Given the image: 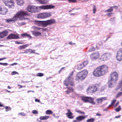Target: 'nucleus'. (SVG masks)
<instances>
[{
	"mask_svg": "<svg viewBox=\"0 0 122 122\" xmlns=\"http://www.w3.org/2000/svg\"><path fill=\"white\" fill-rule=\"evenodd\" d=\"M29 14L27 11L23 10H21L18 11L16 14L12 18L7 19L5 20L8 23L11 22H14L18 20V19L20 20H25V16H28Z\"/></svg>",
	"mask_w": 122,
	"mask_h": 122,
	"instance_id": "f257e3e1",
	"label": "nucleus"
},
{
	"mask_svg": "<svg viewBox=\"0 0 122 122\" xmlns=\"http://www.w3.org/2000/svg\"><path fill=\"white\" fill-rule=\"evenodd\" d=\"M108 70V67L104 65L100 66L96 68L93 71V75L96 77H99L105 75Z\"/></svg>",
	"mask_w": 122,
	"mask_h": 122,
	"instance_id": "f03ea898",
	"label": "nucleus"
},
{
	"mask_svg": "<svg viewBox=\"0 0 122 122\" xmlns=\"http://www.w3.org/2000/svg\"><path fill=\"white\" fill-rule=\"evenodd\" d=\"M34 22L35 24L37 25L40 26L42 25L43 27H46L48 25H51L56 23V20L54 19L44 21L35 20Z\"/></svg>",
	"mask_w": 122,
	"mask_h": 122,
	"instance_id": "7ed1b4c3",
	"label": "nucleus"
},
{
	"mask_svg": "<svg viewBox=\"0 0 122 122\" xmlns=\"http://www.w3.org/2000/svg\"><path fill=\"white\" fill-rule=\"evenodd\" d=\"M88 72L86 70H84L78 72L76 77V80L78 81H82L86 77Z\"/></svg>",
	"mask_w": 122,
	"mask_h": 122,
	"instance_id": "20e7f679",
	"label": "nucleus"
},
{
	"mask_svg": "<svg viewBox=\"0 0 122 122\" xmlns=\"http://www.w3.org/2000/svg\"><path fill=\"white\" fill-rule=\"evenodd\" d=\"M81 97V100L84 102H89L93 104H95V102L94 101V98H93L86 96H82Z\"/></svg>",
	"mask_w": 122,
	"mask_h": 122,
	"instance_id": "39448f33",
	"label": "nucleus"
},
{
	"mask_svg": "<svg viewBox=\"0 0 122 122\" xmlns=\"http://www.w3.org/2000/svg\"><path fill=\"white\" fill-rule=\"evenodd\" d=\"M5 5L8 8H12L15 6V2L13 0H2Z\"/></svg>",
	"mask_w": 122,
	"mask_h": 122,
	"instance_id": "423d86ee",
	"label": "nucleus"
},
{
	"mask_svg": "<svg viewBox=\"0 0 122 122\" xmlns=\"http://www.w3.org/2000/svg\"><path fill=\"white\" fill-rule=\"evenodd\" d=\"M97 88L95 85L89 86L86 90V92L88 93L92 94L97 91Z\"/></svg>",
	"mask_w": 122,
	"mask_h": 122,
	"instance_id": "0eeeda50",
	"label": "nucleus"
},
{
	"mask_svg": "<svg viewBox=\"0 0 122 122\" xmlns=\"http://www.w3.org/2000/svg\"><path fill=\"white\" fill-rule=\"evenodd\" d=\"M51 15V13L46 12L38 14L37 18H38L44 19L49 17Z\"/></svg>",
	"mask_w": 122,
	"mask_h": 122,
	"instance_id": "6e6552de",
	"label": "nucleus"
},
{
	"mask_svg": "<svg viewBox=\"0 0 122 122\" xmlns=\"http://www.w3.org/2000/svg\"><path fill=\"white\" fill-rule=\"evenodd\" d=\"M73 72L72 71L68 76V78L69 80V84L71 86H75L74 81V78L73 77Z\"/></svg>",
	"mask_w": 122,
	"mask_h": 122,
	"instance_id": "1a4fd4ad",
	"label": "nucleus"
},
{
	"mask_svg": "<svg viewBox=\"0 0 122 122\" xmlns=\"http://www.w3.org/2000/svg\"><path fill=\"white\" fill-rule=\"evenodd\" d=\"M100 54L98 51L93 52L91 53L90 56L92 60H96L99 57Z\"/></svg>",
	"mask_w": 122,
	"mask_h": 122,
	"instance_id": "9d476101",
	"label": "nucleus"
},
{
	"mask_svg": "<svg viewBox=\"0 0 122 122\" xmlns=\"http://www.w3.org/2000/svg\"><path fill=\"white\" fill-rule=\"evenodd\" d=\"M26 10L29 12L33 13H35L36 11V7L33 5H29L26 8Z\"/></svg>",
	"mask_w": 122,
	"mask_h": 122,
	"instance_id": "9b49d317",
	"label": "nucleus"
},
{
	"mask_svg": "<svg viewBox=\"0 0 122 122\" xmlns=\"http://www.w3.org/2000/svg\"><path fill=\"white\" fill-rule=\"evenodd\" d=\"M116 57L117 60L121 61L122 60V48H120L117 51Z\"/></svg>",
	"mask_w": 122,
	"mask_h": 122,
	"instance_id": "f8f14e48",
	"label": "nucleus"
},
{
	"mask_svg": "<svg viewBox=\"0 0 122 122\" xmlns=\"http://www.w3.org/2000/svg\"><path fill=\"white\" fill-rule=\"evenodd\" d=\"M118 74L116 72H115L111 73V81H116L118 79Z\"/></svg>",
	"mask_w": 122,
	"mask_h": 122,
	"instance_id": "ddd939ff",
	"label": "nucleus"
},
{
	"mask_svg": "<svg viewBox=\"0 0 122 122\" xmlns=\"http://www.w3.org/2000/svg\"><path fill=\"white\" fill-rule=\"evenodd\" d=\"M87 115L79 116L76 118V120H74L73 122H80L85 119L87 117Z\"/></svg>",
	"mask_w": 122,
	"mask_h": 122,
	"instance_id": "4468645a",
	"label": "nucleus"
},
{
	"mask_svg": "<svg viewBox=\"0 0 122 122\" xmlns=\"http://www.w3.org/2000/svg\"><path fill=\"white\" fill-rule=\"evenodd\" d=\"M110 55L108 53H105L102 55L100 59L101 61H105L107 60L109 58Z\"/></svg>",
	"mask_w": 122,
	"mask_h": 122,
	"instance_id": "2eb2a0df",
	"label": "nucleus"
},
{
	"mask_svg": "<svg viewBox=\"0 0 122 122\" xmlns=\"http://www.w3.org/2000/svg\"><path fill=\"white\" fill-rule=\"evenodd\" d=\"M8 9L5 7L0 6V14L5 15L8 12Z\"/></svg>",
	"mask_w": 122,
	"mask_h": 122,
	"instance_id": "dca6fc26",
	"label": "nucleus"
},
{
	"mask_svg": "<svg viewBox=\"0 0 122 122\" xmlns=\"http://www.w3.org/2000/svg\"><path fill=\"white\" fill-rule=\"evenodd\" d=\"M19 38V36L15 34H9L6 38V39L8 40L18 39Z\"/></svg>",
	"mask_w": 122,
	"mask_h": 122,
	"instance_id": "f3484780",
	"label": "nucleus"
},
{
	"mask_svg": "<svg viewBox=\"0 0 122 122\" xmlns=\"http://www.w3.org/2000/svg\"><path fill=\"white\" fill-rule=\"evenodd\" d=\"M55 6H54L52 5H43L39 7V8L40 9L44 10L53 8Z\"/></svg>",
	"mask_w": 122,
	"mask_h": 122,
	"instance_id": "a211bd4d",
	"label": "nucleus"
},
{
	"mask_svg": "<svg viewBox=\"0 0 122 122\" xmlns=\"http://www.w3.org/2000/svg\"><path fill=\"white\" fill-rule=\"evenodd\" d=\"M68 112L66 114L67 117L69 119H73L74 117V116H73V114L71 112L70 110L68 109L67 110Z\"/></svg>",
	"mask_w": 122,
	"mask_h": 122,
	"instance_id": "6ab92c4d",
	"label": "nucleus"
},
{
	"mask_svg": "<svg viewBox=\"0 0 122 122\" xmlns=\"http://www.w3.org/2000/svg\"><path fill=\"white\" fill-rule=\"evenodd\" d=\"M107 100V98L106 97H102L96 99V101L98 103H102L103 101H105Z\"/></svg>",
	"mask_w": 122,
	"mask_h": 122,
	"instance_id": "aec40b11",
	"label": "nucleus"
},
{
	"mask_svg": "<svg viewBox=\"0 0 122 122\" xmlns=\"http://www.w3.org/2000/svg\"><path fill=\"white\" fill-rule=\"evenodd\" d=\"M8 32L7 30L3 31L0 32V38H2L6 36L8 34Z\"/></svg>",
	"mask_w": 122,
	"mask_h": 122,
	"instance_id": "412c9836",
	"label": "nucleus"
},
{
	"mask_svg": "<svg viewBox=\"0 0 122 122\" xmlns=\"http://www.w3.org/2000/svg\"><path fill=\"white\" fill-rule=\"evenodd\" d=\"M66 88L67 89V90L65 92L67 94H69L70 92H73L74 91V89L73 88L71 87H69L68 86L66 87Z\"/></svg>",
	"mask_w": 122,
	"mask_h": 122,
	"instance_id": "4be33fe9",
	"label": "nucleus"
},
{
	"mask_svg": "<svg viewBox=\"0 0 122 122\" xmlns=\"http://www.w3.org/2000/svg\"><path fill=\"white\" fill-rule=\"evenodd\" d=\"M21 37L22 38H25L28 37L31 39L32 37L30 35L26 33L22 34L20 35Z\"/></svg>",
	"mask_w": 122,
	"mask_h": 122,
	"instance_id": "5701e85b",
	"label": "nucleus"
},
{
	"mask_svg": "<svg viewBox=\"0 0 122 122\" xmlns=\"http://www.w3.org/2000/svg\"><path fill=\"white\" fill-rule=\"evenodd\" d=\"M63 84L67 87L69 84V80L68 79V77L63 82Z\"/></svg>",
	"mask_w": 122,
	"mask_h": 122,
	"instance_id": "b1692460",
	"label": "nucleus"
},
{
	"mask_svg": "<svg viewBox=\"0 0 122 122\" xmlns=\"http://www.w3.org/2000/svg\"><path fill=\"white\" fill-rule=\"evenodd\" d=\"M29 46L28 44H26L22 46H20L18 47V49L20 50L25 49Z\"/></svg>",
	"mask_w": 122,
	"mask_h": 122,
	"instance_id": "393cba45",
	"label": "nucleus"
},
{
	"mask_svg": "<svg viewBox=\"0 0 122 122\" xmlns=\"http://www.w3.org/2000/svg\"><path fill=\"white\" fill-rule=\"evenodd\" d=\"M77 69L78 70H80L84 68L82 63L78 64L76 66Z\"/></svg>",
	"mask_w": 122,
	"mask_h": 122,
	"instance_id": "a878e982",
	"label": "nucleus"
},
{
	"mask_svg": "<svg viewBox=\"0 0 122 122\" xmlns=\"http://www.w3.org/2000/svg\"><path fill=\"white\" fill-rule=\"evenodd\" d=\"M32 33L35 36H41V32L35 31H33Z\"/></svg>",
	"mask_w": 122,
	"mask_h": 122,
	"instance_id": "bb28decb",
	"label": "nucleus"
},
{
	"mask_svg": "<svg viewBox=\"0 0 122 122\" xmlns=\"http://www.w3.org/2000/svg\"><path fill=\"white\" fill-rule=\"evenodd\" d=\"M116 101V100L115 99H113L112 101L111 104L109 105V107H107L108 108L110 107H112L114 106V104Z\"/></svg>",
	"mask_w": 122,
	"mask_h": 122,
	"instance_id": "cd10ccee",
	"label": "nucleus"
},
{
	"mask_svg": "<svg viewBox=\"0 0 122 122\" xmlns=\"http://www.w3.org/2000/svg\"><path fill=\"white\" fill-rule=\"evenodd\" d=\"M17 1V4L19 5H22L24 2L23 0H16Z\"/></svg>",
	"mask_w": 122,
	"mask_h": 122,
	"instance_id": "c85d7f7f",
	"label": "nucleus"
},
{
	"mask_svg": "<svg viewBox=\"0 0 122 122\" xmlns=\"http://www.w3.org/2000/svg\"><path fill=\"white\" fill-rule=\"evenodd\" d=\"M28 52V53H29L30 54L35 53L36 50H32L31 49H27Z\"/></svg>",
	"mask_w": 122,
	"mask_h": 122,
	"instance_id": "c756f323",
	"label": "nucleus"
},
{
	"mask_svg": "<svg viewBox=\"0 0 122 122\" xmlns=\"http://www.w3.org/2000/svg\"><path fill=\"white\" fill-rule=\"evenodd\" d=\"M50 117L49 116H41L40 117V119L41 120H45L48 119Z\"/></svg>",
	"mask_w": 122,
	"mask_h": 122,
	"instance_id": "7c9ffc66",
	"label": "nucleus"
},
{
	"mask_svg": "<svg viewBox=\"0 0 122 122\" xmlns=\"http://www.w3.org/2000/svg\"><path fill=\"white\" fill-rule=\"evenodd\" d=\"M121 109L122 108L121 106H119L117 107L115 109V110L116 112H118L121 110Z\"/></svg>",
	"mask_w": 122,
	"mask_h": 122,
	"instance_id": "2f4dec72",
	"label": "nucleus"
},
{
	"mask_svg": "<svg viewBox=\"0 0 122 122\" xmlns=\"http://www.w3.org/2000/svg\"><path fill=\"white\" fill-rule=\"evenodd\" d=\"M38 1L41 3L44 4L46 3L47 1V0H38Z\"/></svg>",
	"mask_w": 122,
	"mask_h": 122,
	"instance_id": "473e14b6",
	"label": "nucleus"
},
{
	"mask_svg": "<svg viewBox=\"0 0 122 122\" xmlns=\"http://www.w3.org/2000/svg\"><path fill=\"white\" fill-rule=\"evenodd\" d=\"M95 119L94 118H92L87 119L86 120V122H94L95 121Z\"/></svg>",
	"mask_w": 122,
	"mask_h": 122,
	"instance_id": "72a5a7b5",
	"label": "nucleus"
},
{
	"mask_svg": "<svg viewBox=\"0 0 122 122\" xmlns=\"http://www.w3.org/2000/svg\"><path fill=\"white\" fill-rule=\"evenodd\" d=\"M88 63V61H84L82 63L84 67L86 66Z\"/></svg>",
	"mask_w": 122,
	"mask_h": 122,
	"instance_id": "f704fd0d",
	"label": "nucleus"
},
{
	"mask_svg": "<svg viewBox=\"0 0 122 122\" xmlns=\"http://www.w3.org/2000/svg\"><path fill=\"white\" fill-rule=\"evenodd\" d=\"M96 50L95 48L94 47H92L90 48L88 51L89 52H92Z\"/></svg>",
	"mask_w": 122,
	"mask_h": 122,
	"instance_id": "c9c22d12",
	"label": "nucleus"
},
{
	"mask_svg": "<svg viewBox=\"0 0 122 122\" xmlns=\"http://www.w3.org/2000/svg\"><path fill=\"white\" fill-rule=\"evenodd\" d=\"M53 113V112L50 110H47L46 112V114H51Z\"/></svg>",
	"mask_w": 122,
	"mask_h": 122,
	"instance_id": "e433bc0d",
	"label": "nucleus"
},
{
	"mask_svg": "<svg viewBox=\"0 0 122 122\" xmlns=\"http://www.w3.org/2000/svg\"><path fill=\"white\" fill-rule=\"evenodd\" d=\"M36 76L39 77H41L44 76V74L42 73H38L36 74Z\"/></svg>",
	"mask_w": 122,
	"mask_h": 122,
	"instance_id": "4c0bfd02",
	"label": "nucleus"
},
{
	"mask_svg": "<svg viewBox=\"0 0 122 122\" xmlns=\"http://www.w3.org/2000/svg\"><path fill=\"white\" fill-rule=\"evenodd\" d=\"M111 81H110L108 82V86L109 87H113V86L112 83L111 82Z\"/></svg>",
	"mask_w": 122,
	"mask_h": 122,
	"instance_id": "58836bf2",
	"label": "nucleus"
},
{
	"mask_svg": "<svg viewBox=\"0 0 122 122\" xmlns=\"http://www.w3.org/2000/svg\"><path fill=\"white\" fill-rule=\"evenodd\" d=\"M93 14H95L96 11V6L94 5H93Z\"/></svg>",
	"mask_w": 122,
	"mask_h": 122,
	"instance_id": "ea45409f",
	"label": "nucleus"
},
{
	"mask_svg": "<svg viewBox=\"0 0 122 122\" xmlns=\"http://www.w3.org/2000/svg\"><path fill=\"white\" fill-rule=\"evenodd\" d=\"M122 95V92H119L117 94L116 97L117 98H118L119 97H120Z\"/></svg>",
	"mask_w": 122,
	"mask_h": 122,
	"instance_id": "a19ab883",
	"label": "nucleus"
},
{
	"mask_svg": "<svg viewBox=\"0 0 122 122\" xmlns=\"http://www.w3.org/2000/svg\"><path fill=\"white\" fill-rule=\"evenodd\" d=\"M76 112L80 113L81 114H85V113L81 111H80L79 110H77L76 111Z\"/></svg>",
	"mask_w": 122,
	"mask_h": 122,
	"instance_id": "79ce46f5",
	"label": "nucleus"
},
{
	"mask_svg": "<svg viewBox=\"0 0 122 122\" xmlns=\"http://www.w3.org/2000/svg\"><path fill=\"white\" fill-rule=\"evenodd\" d=\"M5 109H6V111H7L10 110H11V108L10 107H9L7 106H6L5 107Z\"/></svg>",
	"mask_w": 122,
	"mask_h": 122,
	"instance_id": "37998d69",
	"label": "nucleus"
},
{
	"mask_svg": "<svg viewBox=\"0 0 122 122\" xmlns=\"http://www.w3.org/2000/svg\"><path fill=\"white\" fill-rule=\"evenodd\" d=\"M16 74H18V73L16 71H14L12 72L11 73V74L12 75H14Z\"/></svg>",
	"mask_w": 122,
	"mask_h": 122,
	"instance_id": "c03bdc74",
	"label": "nucleus"
},
{
	"mask_svg": "<svg viewBox=\"0 0 122 122\" xmlns=\"http://www.w3.org/2000/svg\"><path fill=\"white\" fill-rule=\"evenodd\" d=\"M113 10V9L112 8H110L106 10V11L107 12H112Z\"/></svg>",
	"mask_w": 122,
	"mask_h": 122,
	"instance_id": "a18cd8bd",
	"label": "nucleus"
},
{
	"mask_svg": "<svg viewBox=\"0 0 122 122\" xmlns=\"http://www.w3.org/2000/svg\"><path fill=\"white\" fill-rule=\"evenodd\" d=\"M68 1L70 3H75L76 2V0H68Z\"/></svg>",
	"mask_w": 122,
	"mask_h": 122,
	"instance_id": "49530a36",
	"label": "nucleus"
},
{
	"mask_svg": "<svg viewBox=\"0 0 122 122\" xmlns=\"http://www.w3.org/2000/svg\"><path fill=\"white\" fill-rule=\"evenodd\" d=\"M32 113L34 114H38L37 111L35 110H34L32 111Z\"/></svg>",
	"mask_w": 122,
	"mask_h": 122,
	"instance_id": "de8ad7c7",
	"label": "nucleus"
},
{
	"mask_svg": "<svg viewBox=\"0 0 122 122\" xmlns=\"http://www.w3.org/2000/svg\"><path fill=\"white\" fill-rule=\"evenodd\" d=\"M0 65L4 66H7L8 65V64L7 63H2L0 62Z\"/></svg>",
	"mask_w": 122,
	"mask_h": 122,
	"instance_id": "09e8293b",
	"label": "nucleus"
},
{
	"mask_svg": "<svg viewBox=\"0 0 122 122\" xmlns=\"http://www.w3.org/2000/svg\"><path fill=\"white\" fill-rule=\"evenodd\" d=\"M15 42L16 44H22L23 43V42H20L17 41H15Z\"/></svg>",
	"mask_w": 122,
	"mask_h": 122,
	"instance_id": "8fccbe9b",
	"label": "nucleus"
},
{
	"mask_svg": "<svg viewBox=\"0 0 122 122\" xmlns=\"http://www.w3.org/2000/svg\"><path fill=\"white\" fill-rule=\"evenodd\" d=\"M98 44L100 46L102 45L103 43L102 41H100L99 42Z\"/></svg>",
	"mask_w": 122,
	"mask_h": 122,
	"instance_id": "3c124183",
	"label": "nucleus"
},
{
	"mask_svg": "<svg viewBox=\"0 0 122 122\" xmlns=\"http://www.w3.org/2000/svg\"><path fill=\"white\" fill-rule=\"evenodd\" d=\"M22 53H23V54H24V53H28V51H27V49H26L25 50V51L24 52H22Z\"/></svg>",
	"mask_w": 122,
	"mask_h": 122,
	"instance_id": "603ef678",
	"label": "nucleus"
},
{
	"mask_svg": "<svg viewBox=\"0 0 122 122\" xmlns=\"http://www.w3.org/2000/svg\"><path fill=\"white\" fill-rule=\"evenodd\" d=\"M65 68V67H62L61 68L60 70L59 71V73H60L61 72L62 70H64Z\"/></svg>",
	"mask_w": 122,
	"mask_h": 122,
	"instance_id": "864d4df0",
	"label": "nucleus"
},
{
	"mask_svg": "<svg viewBox=\"0 0 122 122\" xmlns=\"http://www.w3.org/2000/svg\"><path fill=\"white\" fill-rule=\"evenodd\" d=\"M119 102L118 101L116 103V104L115 105L114 107H116L119 104Z\"/></svg>",
	"mask_w": 122,
	"mask_h": 122,
	"instance_id": "5fc2aeb1",
	"label": "nucleus"
},
{
	"mask_svg": "<svg viewBox=\"0 0 122 122\" xmlns=\"http://www.w3.org/2000/svg\"><path fill=\"white\" fill-rule=\"evenodd\" d=\"M41 29H42V31H46L47 30V29H44L41 28Z\"/></svg>",
	"mask_w": 122,
	"mask_h": 122,
	"instance_id": "6e6d98bb",
	"label": "nucleus"
},
{
	"mask_svg": "<svg viewBox=\"0 0 122 122\" xmlns=\"http://www.w3.org/2000/svg\"><path fill=\"white\" fill-rule=\"evenodd\" d=\"M35 101L36 102H40L39 100L36 99H35Z\"/></svg>",
	"mask_w": 122,
	"mask_h": 122,
	"instance_id": "4d7b16f0",
	"label": "nucleus"
},
{
	"mask_svg": "<svg viewBox=\"0 0 122 122\" xmlns=\"http://www.w3.org/2000/svg\"><path fill=\"white\" fill-rule=\"evenodd\" d=\"M6 58V57L3 58H0V61L3 60L4 59H5Z\"/></svg>",
	"mask_w": 122,
	"mask_h": 122,
	"instance_id": "13d9d810",
	"label": "nucleus"
},
{
	"mask_svg": "<svg viewBox=\"0 0 122 122\" xmlns=\"http://www.w3.org/2000/svg\"><path fill=\"white\" fill-rule=\"evenodd\" d=\"M17 64V63H13V64H11V65L12 66H13L14 65H16Z\"/></svg>",
	"mask_w": 122,
	"mask_h": 122,
	"instance_id": "bf43d9fd",
	"label": "nucleus"
},
{
	"mask_svg": "<svg viewBox=\"0 0 122 122\" xmlns=\"http://www.w3.org/2000/svg\"><path fill=\"white\" fill-rule=\"evenodd\" d=\"M96 115L98 116H100L101 115V114H99L98 113H96Z\"/></svg>",
	"mask_w": 122,
	"mask_h": 122,
	"instance_id": "052dcab7",
	"label": "nucleus"
},
{
	"mask_svg": "<svg viewBox=\"0 0 122 122\" xmlns=\"http://www.w3.org/2000/svg\"><path fill=\"white\" fill-rule=\"evenodd\" d=\"M120 116H121V115H119L118 116H116L115 117V118H120Z\"/></svg>",
	"mask_w": 122,
	"mask_h": 122,
	"instance_id": "680f3d73",
	"label": "nucleus"
},
{
	"mask_svg": "<svg viewBox=\"0 0 122 122\" xmlns=\"http://www.w3.org/2000/svg\"><path fill=\"white\" fill-rule=\"evenodd\" d=\"M112 14V13H109L108 14H107V15L109 16H111V15Z\"/></svg>",
	"mask_w": 122,
	"mask_h": 122,
	"instance_id": "e2e57ef3",
	"label": "nucleus"
},
{
	"mask_svg": "<svg viewBox=\"0 0 122 122\" xmlns=\"http://www.w3.org/2000/svg\"><path fill=\"white\" fill-rule=\"evenodd\" d=\"M20 114L21 115H22L23 116H24L25 115V113H23V112L21 113H20Z\"/></svg>",
	"mask_w": 122,
	"mask_h": 122,
	"instance_id": "0e129e2a",
	"label": "nucleus"
},
{
	"mask_svg": "<svg viewBox=\"0 0 122 122\" xmlns=\"http://www.w3.org/2000/svg\"><path fill=\"white\" fill-rule=\"evenodd\" d=\"M1 103L0 102V107H4V106L2 104H1Z\"/></svg>",
	"mask_w": 122,
	"mask_h": 122,
	"instance_id": "69168bd1",
	"label": "nucleus"
},
{
	"mask_svg": "<svg viewBox=\"0 0 122 122\" xmlns=\"http://www.w3.org/2000/svg\"><path fill=\"white\" fill-rule=\"evenodd\" d=\"M18 86H20V88H22V87H23V86L21 85H18Z\"/></svg>",
	"mask_w": 122,
	"mask_h": 122,
	"instance_id": "338daca9",
	"label": "nucleus"
},
{
	"mask_svg": "<svg viewBox=\"0 0 122 122\" xmlns=\"http://www.w3.org/2000/svg\"><path fill=\"white\" fill-rule=\"evenodd\" d=\"M21 25H24L25 24V23L24 22H22L21 23Z\"/></svg>",
	"mask_w": 122,
	"mask_h": 122,
	"instance_id": "774afa93",
	"label": "nucleus"
}]
</instances>
